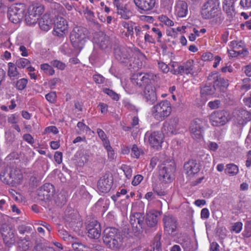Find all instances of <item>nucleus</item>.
Masks as SVG:
<instances>
[{
	"mask_svg": "<svg viewBox=\"0 0 251 251\" xmlns=\"http://www.w3.org/2000/svg\"><path fill=\"white\" fill-rule=\"evenodd\" d=\"M201 15L204 19L210 20L213 25H220L225 19L219 0H207L202 5Z\"/></svg>",
	"mask_w": 251,
	"mask_h": 251,
	"instance_id": "nucleus-1",
	"label": "nucleus"
},
{
	"mask_svg": "<svg viewBox=\"0 0 251 251\" xmlns=\"http://www.w3.org/2000/svg\"><path fill=\"white\" fill-rule=\"evenodd\" d=\"M156 77L153 73H137L132 75L131 81L126 87L125 90L130 94L140 92L143 87L154 80Z\"/></svg>",
	"mask_w": 251,
	"mask_h": 251,
	"instance_id": "nucleus-2",
	"label": "nucleus"
},
{
	"mask_svg": "<svg viewBox=\"0 0 251 251\" xmlns=\"http://www.w3.org/2000/svg\"><path fill=\"white\" fill-rule=\"evenodd\" d=\"M103 241L108 248L114 250L119 249L123 245V238L115 227H108L104 229Z\"/></svg>",
	"mask_w": 251,
	"mask_h": 251,
	"instance_id": "nucleus-3",
	"label": "nucleus"
},
{
	"mask_svg": "<svg viewBox=\"0 0 251 251\" xmlns=\"http://www.w3.org/2000/svg\"><path fill=\"white\" fill-rule=\"evenodd\" d=\"M88 36L87 29L82 26H75L70 33V39L74 49L80 51L84 48Z\"/></svg>",
	"mask_w": 251,
	"mask_h": 251,
	"instance_id": "nucleus-4",
	"label": "nucleus"
},
{
	"mask_svg": "<svg viewBox=\"0 0 251 251\" xmlns=\"http://www.w3.org/2000/svg\"><path fill=\"white\" fill-rule=\"evenodd\" d=\"M172 111L170 102L164 100L153 106L151 109L153 117L158 121H162L168 117Z\"/></svg>",
	"mask_w": 251,
	"mask_h": 251,
	"instance_id": "nucleus-5",
	"label": "nucleus"
},
{
	"mask_svg": "<svg viewBox=\"0 0 251 251\" xmlns=\"http://www.w3.org/2000/svg\"><path fill=\"white\" fill-rule=\"evenodd\" d=\"M44 10V5L40 4L35 3L30 5L25 15L26 24L29 26L35 25Z\"/></svg>",
	"mask_w": 251,
	"mask_h": 251,
	"instance_id": "nucleus-6",
	"label": "nucleus"
},
{
	"mask_svg": "<svg viewBox=\"0 0 251 251\" xmlns=\"http://www.w3.org/2000/svg\"><path fill=\"white\" fill-rule=\"evenodd\" d=\"M135 53H140L136 48L118 46L114 49L115 58L122 63H127L130 60Z\"/></svg>",
	"mask_w": 251,
	"mask_h": 251,
	"instance_id": "nucleus-7",
	"label": "nucleus"
},
{
	"mask_svg": "<svg viewBox=\"0 0 251 251\" xmlns=\"http://www.w3.org/2000/svg\"><path fill=\"white\" fill-rule=\"evenodd\" d=\"M144 221L145 216L143 213L136 212L131 214L130 223L135 233H141L146 229Z\"/></svg>",
	"mask_w": 251,
	"mask_h": 251,
	"instance_id": "nucleus-8",
	"label": "nucleus"
},
{
	"mask_svg": "<svg viewBox=\"0 0 251 251\" xmlns=\"http://www.w3.org/2000/svg\"><path fill=\"white\" fill-rule=\"evenodd\" d=\"M145 138L148 139L151 147L155 150H158L162 147L163 142L164 134L161 131L147 132Z\"/></svg>",
	"mask_w": 251,
	"mask_h": 251,
	"instance_id": "nucleus-9",
	"label": "nucleus"
},
{
	"mask_svg": "<svg viewBox=\"0 0 251 251\" xmlns=\"http://www.w3.org/2000/svg\"><path fill=\"white\" fill-rule=\"evenodd\" d=\"M174 163L171 164H163L159 166V179L164 183H169L172 181V173L174 170Z\"/></svg>",
	"mask_w": 251,
	"mask_h": 251,
	"instance_id": "nucleus-10",
	"label": "nucleus"
},
{
	"mask_svg": "<svg viewBox=\"0 0 251 251\" xmlns=\"http://www.w3.org/2000/svg\"><path fill=\"white\" fill-rule=\"evenodd\" d=\"M24 7L22 5L13 6L10 7L7 12V17L9 21L14 24L20 23L24 17Z\"/></svg>",
	"mask_w": 251,
	"mask_h": 251,
	"instance_id": "nucleus-11",
	"label": "nucleus"
},
{
	"mask_svg": "<svg viewBox=\"0 0 251 251\" xmlns=\"http://www.w3.org/2000/svg\"><path fill=\"white\" fill-rule=\"evenodd\" d=\"M113 183V178L112 176L109 173H106L101 176L98 181V189L101 193H108L111 190Z\"/></svg>",
	"mask_w": 251,
	"mask_h": 251,
	"instance_id": "nucleus-12",
	"label": "nucleus"
},
{
	"mask_svg": "<svg viewBox=\"0 0 251 251\" xmlns=\"http://www.w3.org/2000/svg\"><path fill=\"white\" fill-rule=\"evenodd\" d=\"M210 123L215 126H222L228 122L227 113L225 111L213 112L209 117Z\"/></svg>",
	"mask_w": 251,
	"mask_h": 251,
	"instance_id": "nucleus-13",
	"label": "nucleus"
},
{
	"mask_svg": "<svg viewBox=\"0 0 251 251\" xmlns=\"http://www.w3.org/2000/svg\"><path fill=\"white\" fill-rule=\"evenodd\" d=\"M178 122V119L176 117L172 118L165 121L162 127V132L169 136L176 134Z\"/></svg>",
	"mask_w": 251,
	"mask_h": 251,
	"instance_id": "nucleus-14",
	"label": "nucleus"
},
{
	"mask_svg": "<svg viewBox=\"0 0 251 251\" xmlns=\"http://www.w3.org/2000/svg\"><path fill=\"white\" fill-rule=\"evenodd\" d=\"M203 123L200 119H195L191 124L190 131L191 136L195 139H200L202 137Z\"/></svg>",
	"mask_w": 251,
	"mask_h": 251,
	"instance_id": "nucleus-15",
	"label": "nucleus"
},
{
	"mask_svg": "<svg viewBox=\"0 0 251 251\" xmlns=\"http://www.w3.org/2000/svg\"><path fill=\"white\" fill-rule=\"evenodd\" d=\"M94 40L102 50H106L111 48L112 42L111 39L102 31H100L95 34Z\"/></svg>",
	"mask_w": 251,
	"mask_h": 251,
	"instance_id": "nucleus-16",
	"label": "nucleus"
},
{
	"mask_svg": "<svg viewBox=\"0 0 251 251\" xmlns=\"http://www.w3.org/2000/svg\"><path fill=\"white\" fill-rule=\"evenodd\" d=\"M164 230L169 234H172L177 227L176 220L173 215L165 214L163 218Z\"/></svg>",
	"mask_w": 251,
	"mask_h": 251,
	"instance_id": "nucleus-17",
	"label": "nucleus"
},
{
	"mask_svg": "<svg viewBox=\"0 0 251 251\" xmlns=\"http://www.w3.org/2000/svg\"><path fill=\"white\" fill-rule=\"evenodd\" d=\"M1 233L4 242L7 246L12 245L15 241V231L7 225H3L1 229Z\"/></svg>",
	"mask_w": 251,
	"mask_h": 251,
	"instance_id": "nucleus-18",
	"label": "nucleus"
},
{
	"mask_svg": "<svg viewBox=\"0 0 251 251\" xmlns=\"http://www.w3.org/2000/svg\"><path fill=\"white\" fill-rule=\"evenodd\" d=\"M144 91V98L150 104H153L157 100V96L155 88L149 83L145 85Z\"/></svg>",
	"mask_w": 251,
	"mask_h": 251,
	"instance_id": "nucleus-19",
	"label": "nucleus"
},
{
	"mask_svg": "<svg viewBox=\"0 0 251 251\" xmlns=\"http://www.w3.org/2000/svg\"><path fill=\"white\" fill-rule=\"evenodd\" d=\"M88 236L92 239H98L101 235V226L97 221H93L87 226Z\"/></svg>",
	"mask_w": 251,
	"mask_h": 251,
	"instance_id": "nucleus-20",
	"label": "nucleus"
},
{
	"mask_svg": "<svg viewBox=\"0 0 251 251\" xmlns=\"http://www.w3.org/2000/svg\"><path fill=\"white\" fill-rule=\"evenodd\" d=\"M188 12V4L183 0H177L175 6V15L178 18H184Z\"/></svg>",
	"mask_w": 251,
	"mask_h": 251,
	"instance_id": "nucleus-21",
	"label": "nucleus"
},
{
	"mask_svg": "<svg viewBox=\"0 0 251 251\" xmlns=\"http://www.w3.org/2000/svg\"><path fill=\"white\" fill-rule=\"evenodd\" d=\"M68 25L67 21L63 17H60L56 19L54 24V32L58 36H62L67 31Z\"/></svg>",
	"mask_w": 251,
	"mask_h": 251,
	"instance_id": "nucleus-22",
	"label": "nucleus"
},
{
	"mask_svg": "<svg viewBox=\"0 0 251 251\" xmlns=\"http://www.w3.org/2000/svg\"><path fill=\"white\" fill-rule=\"evenodd\" d=\"M209 83H213L215 86L226 87L228 85V80L221 77L218 73H211L208 76Z\"/></svg>",
	"mask_w": 251,
	"mask_h": 251,
	"instance_id": "nucleus-23",
	"label": "nucleus"
},
{
	"mask_svg": "<svg viewBox=\"0 0 251 251\" xmlns=\"http://www.w3.org/2000/svg\"><path fill=\"white\" fill-rule=\"evenodd\" d=\"M184 169L188 176H193L200 171V165L196 160H190L184 165Z\"/></svg>",
	"mask_w": 251,
	"mask_h": 251,
	"instance_id": "nucleus-24",
	"label": "nucleus"
},
{
	"mask_svg": "<svg viewBox=\"0 0 251 251\" xmlns=\"http://www.w3.org/2000/svg\"><path fill=\"white\" fill-rule=\"evenodd\" d=\"M251 120V113L246 110H242L239 111L235 122L237 126H239V127H241Z\"/></svg>",
	"mask_w": 251,
	"mask_h": 251,
	"instance_id": "nucleus-25",
	"label": "nucleus"
},
{
	"mask_svg": "<svg viewBox=\"0 0 251 251\" xmlns=\"http://www.w3.org/2000/svg\"><path fill=\"white\" fill-rule=\"evenodd\" d=\"M138 8L144 11L152 10L155 6V0H134Z\"/></svg>",
	"mask_w": 251,
	"mask_h": 251,
	"instance_id": "nucleus-26",
	"label": "nucleus"
},
{
	"mask_svg": "<svg viewBox=\"0 0 251 251\" xmlns=\"http://www.w3.org/2000/svg\"><path fill=\"white\" fill-rule=\"evenodd\" d=\"M145 221L148 227L155 229L158 221L157 212L155 211L147 212Z\"/></svg>",
	"mask_w": 251,
	"mask_h": 251,
	"instance_id": "nucleus-27",
	"label": "nucleus"
},
{
	"mask_svg": "<svg viewBox=\"0 0 251 251\" xmlns=\"http://www.w3.org/2000/svg\"><path fill=\"white\" fill-rule=\"evenodd\" d=\"M194 67V62L193 60H188L182 65L178 66V73H180V75H193V69Z\"/></svg>",
	"mask_w": 251,
	"mask_h": 251,
	"instance_id": "nucleus-28",
	"label": "nucleus"
},
{
	"mask_svg": "<svg viewBox=\"0 0 251 251\" xmlns=\"http://www.w3.org/2000/svg\"><path fill=\"white\" fill-rule=\"evenodd\" d=\"M18 249L20 251H29L33 246V243L29 237L20 238L18 242Z\"/></svg>",
	"mask_w": 251,
	"mask_h": 251,
	"instance_id": "nucleus-29",
	"label": "nucleus"
},
{
	"mask_svg": "<svg viewBox=\"0 0 251 251\" xmlns=\"http://www.w3.org/2000/svg\"><path fill=\"white\" fill-rule=\"evenodd\" d=\"M52 25V21L49 15H44L39 22V25L40 28L46 31L50 29Z\"/></svg>",
	"mask_w": 251,
	"mask_h": 251,
	"instance_id": "nucleus-30",
	"label": "nucleus"
},
{
	"mask_svg": "<svg viewBox=\"0 0 251 251\" xmlns=\"http://www.w3.org/2000/svg\"><path fill=\"white\" fill-rule=\"evenodd\" d=\"M54 192L53 185L50 183H46L41 188L39 194L40 195H43L44 199H48L53 195Z\"/></svg>",
	"mask_w": 251,
	"mask_h": 251,
	"instance_id": "nucleus-31",
	"label": "nucleus"
},
{
	"mask_svg": "<svg viewBox=\"0 0 251 251\" xmlns=\"http://www.w3.org/2000/svg\"><path fill=\"white\" fill-rule=\"evenodd\" d=\"M11 170L8 171V169L6 168L1 172L0 174V179L4 183L12 185L13 179H11Z\"/></svg>",
	"mask_w": 251,
	"mask_h": 251,
	"instance_id": "nucleus-32",
	"label": "nucleus"
},
{
	"mask_svg": "<svg viewBox=\"0 0 251 251\" xmlns=\"http://www.w3.org/2000/svg\"><path fill=\"white\" fill-rule=\"evenodd\" d=\"M178 243L182 248L187 251H190L191 249V242L190 238L187 235H183L179 238Z\"/></svg>",
	"mask_w": 251,
	"mask_h": 251,
	"instance_id": "nucleus-33",
	"label": "nucleus"
},
{
	"mask_svg": "<svg viewBox=\"0 0 251 251\" xmlns=\"http://www.w3.org/2000/svg\"><path fill=\"white\" fill-rule=\"evenodd\" d=\"M11 179H13L12 185L20 183L23 179V175L19 170L11 169Z\"/></svg>",
	"mask_w": 251,
	"mask_h": 251,
	"instance_id": "nucleus-34",
	"label": "nucleus"
},
{
	"mask_svg": "<svg viewBox=\"0 0 251 251\" xmlns=\"http://www.w3.org/2000/svg\"><path fill=\"white\" fill-rule=\"evenodd\" d=\"M239 172L238 167L233 163L227 164L225 169V173L229 176H236Z\"/></svg>",
	"mask_w": 251,
	"mask_h": 251,
	"instance_id": "nucleus-35",
	"label": "nucleus"
},
{
	"mask_svg": "<svg viewBox=\"0 0 251 251\" xmlns=\"http://www.w3.org/2000/svg\"><path fill=\"white\" fill-rule=\"evenodd\" d=\"M117 8V13L118 15L121 16V17L124 19H128L130 16V12L124 6V4H120V6H116Z\"/></svg>",
	"mask_w": 251,
	"mask_h": 251,
	"instance_id": "nucleus-36",
	"label": "nucleus"
},
{
	"mask_svg": "<svg viewBox=\"0 0 251 251\" xmlns=\"http://www.w3.org/2000/svg\"><path fill=\"white\" fill-rule=\"evenodd\" d=\"M216 88L214 85H206L201 89V94L202 96L213 95L215 93Z\"/></svg>",
	"mask_w": 251,
	"mask_h": 251,
	"instance_id": "nucleus-37",
	"label": "nucleus"
},
{
	"mask_svg": "<svg viewBox=\"0 0 251 251\" xmlns=\"http://www.w3.org/2000/svg\"><path fill=\"white\" fill-rule=\"evenodd\" d=\"M75 240L76 239H75L71 242L72 246L71 251H88V248L86 246Z\"/></svg>",
	"mask_w": 251,
	"mask_h": 251,
	"instance_id": "nucleus-38",
	"label": "nucleus"
},
{
	"mask_svg": "<svg viewBox=\"0 0 251 251\" xmlns=\"http://www.w3.org/2000/svg\"><path fill=\"white\" fill-rule=\"evenodd\" d=\"M8 75L9 77H16L18 75L19 72L16 64H14L13 63L9 62L8 63Z\"/></svg>",
	"mask_w": 251,
	"mask_h": 251,
	"instance_id": "nucleus-39",
	"label": "nucleus"
},
{
	"mask_svg": "<svg viewBox=\"0 0 251 251\" xmlns=\"http://www.w3.org/2000/svg\"><path fill=\"white\" fill-rule=\"evenodd\" d=\"M143 150L137 147L135 144L132 146L131 150V155L132 157L136 158H138L140 156L144 154Z\"/></svg>",
	"mask_w": 251,
	"mask_h": 251,
	"instance_id": "nucleus-40",
	"label": "nucleus"
},
{
	"mask_svg": "<svg viewBox=\"0 0 251 251\" xmlns=\"http://www.w3.org/2000/svg\"><path fill=\"white\" fill-rule=\"evenodd\" d=\"M122 26L127 29L128 34L132 35L134 33L133 29L135 26V23L131 21L126 22L124 21L122 22Z\"/></svg>",
	"mask_w": 251,
	"mask_h": 251,
	"instance_id": "nucleus-41",
	"label": "nucleus"
},
{
	"mask_svg": "<svg viewBox=\"0 0 251 251\" xmlns=\"http://www.w3.org/2000/svg\"><path fill=\"white\" fill-rule=\"evenodd\" d=\"M58 235L65 241H70L71 242L73 240H75L74 237L70 235L68 232L65 230L61 229L58 230Z\"/></svg>",
	"mask_w": 251,
	"mask_h": 251,
	"instance_id": "nucleus-42",
	"label": "nucleus"
},
{
	"mask_svg": "<svg viewBox=\"0 0 251 251\" xmlns=\"http://www.w3.org/2000/svg\"><path fill=\"white\" fill-rule=\"evenodd\" d=\"M229 55L232 57H237L240 55L245 56L248 53V51L246 49H243L242 51H236L232 48L231 50H228Z\"/></svg>",
	"mask_w": 251,
	"mask_h": 251,
	"instance_id": "nucleus-43",
	"label": "nucleus"
},
{
	"mask_svg": "<svg viewBox=\"0 0 251 251\" xmlns=\"http://www.w3.org/2000/svg\"><path fill=\"white\" fill-rule=\"evenodd\" d=\"M27 82V79L25 78H21L16 81L15 86L18 90H23L26 87Z\"/></svg>",
	"mask_w": 251,
	"mask_h": 251,
	"instance_id": "nucleus-44",
	"label": "nucleus"
},
{
	"mask_svg": "<svg viewBox=\"0 0 251 251\" xmlns=\"http://www.w3.org/2000/svg\"><path fill=\"white\" fill-rule=\"evenodd\" d=\"M30 62L26 58H20L16 62V66L20 69H23L28 66Z\"/></svg>",
	"mask_w": 251,
	"mask_h": 251,
	"instance_id": "nucleus-45",
	"label": "nucleus"
},
{
	"mask_svg": "<svg viewBox=\"0 0 251 251\" xmlns=\"http://www.w3.org/2000/svg\"><path fill=\"white\" fill-rule=\"evenodd\" d=\"M84 14L87 21L95 23V17L93 11L86 8L84 11Z\"/></svg>",
	"mask_w": 251,
	"mask_h": 251,
	"instance_id": "nucleus-46",
	"label": "nucleus"
},
{
	"mask_svg": "<svg viewBox=\"0 0 251 251\" xmlns=\"http://www.w3.org/2000/svg\"><path fill=\"white\" fill-rule=\"evenodd\" d=\"M106 144V146H104V147L107 151L108 158L110 161L114 160L116 158L114 151L111 147L110 144L107 145V143Z\"/></svg>",
	"mask_w": 251,
	"mask_h": 251,
	"instance_id": "nucleus-47",
	"label": "nucleus"
},
{
	"mask_svg": "<svg viewBox=\"0 0 251 251\" xmlns=\"http://www.w3.org/2000/svg\"><path fill=\"white\" fill-rule=\"evenodd\" d=\"M242 234L246 238L251 237V221H248L246 222L244 230Z\"/></svg>",
	"mask_w": 251,
	"mask_h": 251,
	"instance_id": "nucleus-48",
	"label": "nucleus"
},
{
	"mask_svg": "<svg viewBox=\"0 0 251 251\" xmlns=\"http://www.w3.org/2000/svg\"><path fill=\"white\" fill-rule=\"evenodd\" d=\"M41 69L43 70L46 74L52 75H53L55 71L52 68V67L49 65L48 64H43L41 65Z\"/></svg>",
	"mask_w": 251,
	"mask_h": 251,
	"instance_id": "nucleus-49",
	"label": "nucleus"
},
{
	"mask_svg": "<svg viewBox=\"0 0 251 251\" xmlns=\"http://www.w3.org/2000/svg\"><path fill=\"white\" fill-rule=\"evenodd\" d=\"M121 169L124 172V174L127 178L130 179L131 177L132 170L130 166L123 164L121 166Z\"/></svg>",
	"mask_w": 251,
	"mask_h": 251,
	"instance_id": "nucleus-50",
	"label": "nucleus"
},
{
	"mask_svg": "<svg viewBox=\"0 0 251 251\" xmlns=\"http://www.w3.org/2000/svg\"><path fill=\"white\" fill-rule=\"evenodd\" d=\"M97 133L99 137L102 141L103 146H106V144L107 143V145L110 144V142L109 140L107 139L105 132L102 129L100 128L97 129Z\"/></svg>",
	"mask_w": 251,
	"mask_h": 251,
	"instance_id": "nucleus-51",
	"label": "nucleus"
},
{
	"mask_svg": "<svg viewBox=\"0 0 251 251\" xmlns=\"http://www.w3.org/2000/svg\"><path fill=\"white\" fill-rule=\"evenodd\" d=\"M230 47L236 51H242L243 49H245L243 43L237 42L235 41H233L230 42Z\"/></svg>",
	"mask_w": 251,
	"mask_h": 251,
	"instance_id": "nucleus-52",
	"label": "nucleus"
},
{
	"mask_svg": "<svg viewBox=\"0 0 251 251\" xmlns=\"http://www.w3.org/2000/svg\"><path fill=\"white\" fill-rule=\"evenodd\" d=\"M20 233L24 234L26 233H30L32 230V226L21 225L18 228Z\"/></svg>",
	"mask_w": 251,
	"mask_h": 251,
	"instance_id": "nucleus-53",
	"label": "nucleus"
},
{
	"mask_svg": "<svg viewBox=\"0 0 251 251\" xmlns=\"http://www.w3.org/2000/svg\"><path fill=\"white\" fill-rule=\"evenodd\" d=\"M75 156L80 157L79 161L80 163L82 164L86 163L89 159V156L86 153H83L81 151H77L75 154Z\"/></svg>",
	"mask_w": 251,
	"mask_h": 251,
	"instance_id": "nucleus-54",
	"label": "nucleus"
},
{
	"mask_svg": "<svg viewBox=\"0 0 251 251\" xmlns=\"http://www.w3.org/2000/svg\"><path fill=\"white\" fill-rule=\"evenodd\" d=\"M160 21L167 26H173L174 25V22L168 17L165 15H161L159 17Z\"/></svg>",
	"mask_w": 251,
	"mask_h": 251,
	"instance_id": "nucleus-55",
	"label": "nucleus"
},
{
	"mask_svg": "<svg viewBox=\"0 0 251 251\" xmlns=\"http://www.w3.org/2000/svg\"><path fill=\"white\" fill-rule=\"evenodd\" d=\"M56 94L55 92H51L45 95L46 99L51 103H54L56 101Z\"/></svg>",
	"mask_w": 251,
	"mask_h": 251,
	"instance_id": "nucleus-56",
	"label": "nucleus"
},
{
	"mask_svg": "<svg viewBox=\"0 0 251 251\" xmlns=\"http://www.w3.org/2000/svg\"><path fill=\"white\" fill-rule=\"evenodd\" d=\"M243 226L242 223L240 222H236L231 227V231L236 233H239L242 230Z\"/></svg>",
	"mask_w": 251,
	"mask_h": 251,
	"instance_id": "nucleus-57",
	"label": "nucleus"
},
{
	"mask_svg": "<svg viewBox=\"0 0 251 251\" xmlns=\"http://www.w3.org/2000/svg\"><path fill=\"white\" fill-rule=\"evenodd\" d=\"M123 104L126 108L131 111L135 112L137 111L136 107L128 100H124L123 101Z\"/></svg>",
	"mask_w": 251,
	"mask_h": 251,
	"instance_id": "nucleus-58",
	"label": "nucleus"
},
{
	"mask_svg": "<svg viewBox=\"0 0 251 251\" xmlns=\"http://www.w3.org/2000/svg\"><path fill=\"white\" fill-rule=\"evenodd\" d=\"M103 92L109 96L112 99L118 100L119 99V95L113 90L108 88H104Z\"/></svg>",
	"mask_w": 251,
	"mask_h": 251,
	"instance_id": "nucleus-59",
	"label": "nucleus"
},
{
	"mask_svg": "<svg viewBox=\"0 0 251 251\" xmlns=\"http://www.w3.org/2000/svg\"><path fill=\"white\" fill-rule=\"evenodd\" d=\"M50 64L53 67H56L61 70H64L66 67V65L65 63L58 60H54L51 61L50 62Z\"/></svg>",
	"mask_w": 251,
	"mask_h": 251,
	"instance_id": "nucleus-60",
	"label": "nucleus"
},
{
	"mask_svg": "<svg viewBox=\"0 0 251 251\" xmlns=\"http://www.w3.org/2000/svg\"><path fill=\"white\" fill-rule=\"evenodd\" d=\"M32 251H55L52 248L42 246V245H37L34 247Z\"/></svg>",
	"mask_w": 251,
	"mask_h": 251,
	"instance_id": "nucleus-61",
	"label": "nucleus"
},
{
	"mask_svg": "<svg viewBox=\"0 0 251 251\" xmlns=\"http://www.w3.org/2000/svg\"><path fill=\"white\" fill-rule=\"evenodd\" d=\"M223 10L226 12L227 16L233 17L235 13V7L223 5Z\"/></svg>",
	"mask_w": 251,
	"mask_h": 251,
	"instance_id": "nucleus-62",
	"label": "nucleus"
},
{
	"mask_svg": "<svg viewBox=\"0 0 251 251\" xmlns=\"http://www.w3.org/2000/svg\"><path fill=\"white\" fill-rule=\"evenodd\" d=\"M158 67L164 73H167L169 71L168 66L163 62L158 61Z\"/></svg>",
	"mask_w": 251,
	"mask_h": 251,
	"instance_id": "nucleus-63",
	"label": "nucleus"
},
{
	"mask_svg": "<svg viewBox=\"0 0 251 251\" xmlns=\"http://www.w3.org/2000/svg\"><path fill=\"white\" fill-rule=\"evenodd\" d=\"M240 5L244 9L251 8V0H240Z\"/></svg>",
	"mask_w": 251,
	"mask_h": 251,
	"instance_id": "nucleus-64",
	"label": "nucleus"
}]
</instances>
